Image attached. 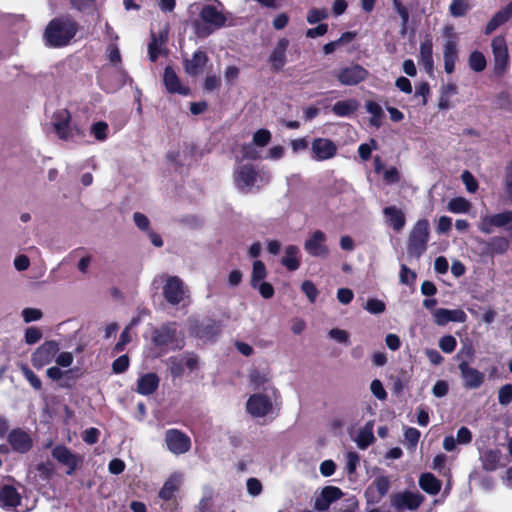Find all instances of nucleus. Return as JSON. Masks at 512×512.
Here are the masks:
<instances>
[{
	"label": "nucleus",
	"instance_id": "43",
	"mask_svg": "<svg viewBox=\"0 0 512 512\" xmlns=\"http://www.w3.org/2000/svg\"><path fill=\"white\" fill-rule=\"evenodd\" d=\"M469 66L475 72H481L486 67V59L483 53L474 51L469 56Z\"/></svg>",
	"mask_w": 512,
	"mask_h": 512
},
{
	"label": "nucleus",
	"instance_id": "36",
	"mask_svg": "<svg viewBox=\"0 0 512 512\" xmlns=\"http://www.w3.org/2000/svg\"><path fill=\"white\" fill-rule=\"evenodd\" d=\"M358 108V102L354 99H348L336 102L332 107V112L338 117H348Z\"/></svg>",
	"mask_w": 512,
	"mask_h": 512
},
{
	"label": "nucleus",
	"instance_id": "38",
	"mask_svg": "<svg viewBox=\"0 0 512 512\" xmlns=\"http://www.w3.org/2000/svg\"><path fill=\"white\" fill-rule=\"evenodd\" d=\"M500 451L498 450H485L480 454V460L482 466L487 471H494L499 466L500 462Z\"/></svg>",
	"mask_w": 512,
	"mask_h": 512
},
{
	"label": "nucleus",
	"instance_id": "10",
	"mask_svg": "<svg viewBox=\"0 0 512 512\" xmlns=\"http://www.w3.org/2000/svg\"><path fill=\"white\" fill-rule=\"evenodd\" d=\"M491 48L495 74L503 76L509 65V54L505 37L502 35L494 37L491 42Z\"/></svg>",
	"mask_w": 512,
	"mask_h": 512
},
{
	"label": "nucleus",
	"instance_id": "21",
	"mask_svg": "<svg viewBox=\"0 0 512 512\" xmlns=\"http://www.w3.org/2000/svg\"><path fill=\"white\" fill-rule=\"evenodd\" d=\"M7 440L12 449L18 453L28 452L33 445V441L30 435L20 428L10 431Z\"/></svg>",
	"mask_w": 512,
	"mask_h": 512
},
{
	"label": "nucleus",
	"instance_id": "26",
	"mask_svg": "<svg viewBox=\"0 0 512 512\" xmlns=\"http://www.w3.org/2000/svg\"><path fill=\"white\" fill-rule=\"evenodd\" d=\"M342 491L335 486L323 488L321 495L316 499L315 508L319 511L327 510L330 504L342 496Z\"/></svg>",
	"mask_w": 512,
	"mask_h": 512
},
{
	"label": "nucleus",
	"instance_id": "44",
	"mask_svg": "<svg viewBox=\"0 0 512 512\" xmlns=\"http://www.w3.org/2000/svg\"><path fill=\"white\" fill-rule=\"evenodd\" d=\"M108 124L104 121L94 123L90 128V133L98 141H105L108 137Z\"/></svg>",
	"mask_w": 512,
	"mask_h": 512
},
{
	"label": "nucleus",
	"instance_id": "28",
	"mask_svg": "<svg viewBox=\"0 0 512 512\" xmlns=\"http://www.w3.org/2000/svg\"><path fill=\"white\" fill-rule=\"evenodd\" d=\"M281 264L289 271L297 270L301 265L300 248L296 245H288L285 247Z\"/></svg>",
	"mask_w": 512,
	"mask_h": 512
},
{
	"label": "nucleus",
	"instance_id": "23",
	"mask_svg": "<svg viewBox=\"0 0 512 512\" xmlns=\"http://www.w3.org/2000/svg\"><path fill=\"white\" fill-rule=\"evenodd\" d=\"M207 62V54L202 50H197L190 59L184 61L185 72L190 76H198L203 73Z\"/></svg>",
	"mask_w": 512,
	"mask_h": 512
},
{
	"label": "nucleus",
	"instance_id": "55",
	"mask_svg": "<svg viewBox=\"0 0 512 512\" xmlns=\"http://www.w3.org/2000/svg\"><path fill=\"white\" fill-rule=\"evenodd\" d=\"M42 338V332L37 327H28L25 331V342L28 345H33L39 342Z\"/></svg>",
	"mask_w": 512,
	"mask_h": 512
},
{
	"label": "nucleus",
	"instance_id": "37",
	"mask_svg": "<svg viewBox=\"0 0 512 512\" xmlns=\"http://www.w3.org/2000/svg\"><path fill=\"white\" fill-rule=\"evenodd\" d=\"M472 203L464 197H454L447 203V210L453 214H470Z\"/></svg>",
	"mask_w": 512,
	"mask_h": 512
},
{
	"label": "nucleus",
	"instance_id": "50",
	"mask_svg": "<svg viewBox=\"0 0 512 512\" xmlns=\"http://www.w3.org/2000/svg\"><path fill=\"white\" fill-rule=\"evenodd\" d=\"M374 440L375 437L373 435V432H370L369 429H360L357 436V445L359 448H367L371 443H373Z\"/></svg>",
	"mask_w": 512,
	"mask_h": 512
},
{
	"label": "nucleus",
	"instance_id": "58",
	"mask_svg": "<svg viewBox=\"0 0 512 512\" xmlns=\"http://www.w3.org/2000/svg\"><path fill=\"white\" fill-rule=\"evenodd\" d=\"M247 492L249 495L256 497L262 492V484L257 478H249L246 482Z\"/></svg>",
	"mask_w": 512,
	"mask_h": 512
},
{
	"label": "nucleus",
	"instance_id": "45",
	"mask_svg": "<svg viewBox=\"0 0 512 512\" xmlns=\"http://www.w3.org/2000/svg\"><path fill=\"white\" fill-rule=\"evenodd\" d=\"M470 9L466 0H453L449 6V12L453 17H462Z\"/></svg>",
	"mask_w": 512,
	"mask_h": 512
},
{
	"label": "nucleus",
	"instance_id": "7",
	"mask_svg": "<svg viewBox=\"0 0 512 512\" xmlns=\"http://www.w3.org/2000/svg\"><path fill=\"white\" fill-rule=\"evenodd\" d=\"M71 115L67 109H58L52 118V123L57 136L64 141H73L75 135L80 134L77 127L70 126Z\"/></svg>",
	"mask_w": 512,
	"mask_h": 512
},
{
	"label": "nucleus",
	"instance_id": "49",
	"mask_svg": "<svg viewBox=\"0 0 512 512\" xmlns=\"http://www.w3.org/2000/svg\"><path fill=\"white\" fill-rule=\"evenodd\" d=\"M364 309L370 314L377 315L383 313L386 309V306L382 300L372 298L367 300Z\"/></svg>",
	"mask_w": 512,
	"mask_h": 512
},
{
	"label": "nucleus",
	"instance_id": "39",
	"mask_svg": "<svg viewBox=\"0 0 512 512\" xmlns=\"http://www.w3.org/2000/svg\"><path fill=\"white\" fill-rule=\"evenodd\" d=\"M366 111L371 115L370 124L376 128L382 125V119L384 117V111L382 107L375 101L369 100L365 103Z\"/></svg>",
	"mask_w": 512,
	"mask_h": 512
},
{
	"label": "nucleus",
	"instance_id": "1",
	"mask_svg": "<svg viewBox=\"0 0 512 512\" xmlns=\"http://www.w3.org/2000/svg\"><path fill=\"white\" fill-rule=\"evenodd\" d=\"M76 22L69 17L53 19L47 25L44 38L47 45L62 47L67 45L77 32Z\"/></svg>",
	"mask_w": 512,
	"mask_h": 512
},
{
	"label": "nucleus",
	"instance_id": "3",
	"mask_svg": "<svg viewBox=\"0 0 512 512\" xmlns=\"http://www.w3.org/2000/svg\"><path fill=\"white\" fill-rule=\"evenodd\" d=\"M277 394V390L273 387L252 394L246 402L247 412L254 418H272L275 414L274 402L277 399Z\"/></svg>",
	"mask_w": 512,
	"mask_h": 512
},
{
	"label": "nucleus",
	"instance_id": "63",
	"mask_svg": "<svg viewBox=\"0 0 512 512\" xmlns=\"http://www.w3.org/2000/svg\"><path fill=\"white\" fill-rule=\"evenodd\" d=\"M456 441L460 445L469 444L472 441V433L467 427H461L456 434Z\"/></svg>",
	"mask_w": 512,
	"mask_h": 512
},
{
	"label": "nucleus",
	"instance_id": "52",
	"mask_svg": "<svg viewBox=\"0 0 512 512\" xmlns=\"http://www.w3.org/2000/svg\"><path fill=\"white\" fill-rule=\"evenodd\" d=\"M21 316L25 323L38 321L43 317V313L38 308H24L21 312Z\"/></svg>",
	"mask_w": 512,
	"mask_h": 512
},
{
	"label": "nucleus",
	"instance_id": "11",
	"mask_svg": "<svg viewBox=\"0 0 512 512\" xmlns=\"http://www.w3.org/2000/svg\"><path fill=\"white\" fill-rule=\"evenodd\" d=\"M0 506L16 512H27L33 508L22 501L20 493L12 485H4L0 489Z\"/></svg>",
	"mask_w": 512,
	"mask_h": 512
},
{
	"label": "nucleus",
	"instance_id": "13",
	"mask_svg": "<svg viewBox=\"0 0 512 512\" xmlns=\"http://www.w3.org/2000/svg\"><path fill=\"white\" fill-rule=\"evenodd\" d=\"M311 158L315 161H326L337 154V145L328 138L318 137L311 142Z\"/></svg>",
	"mask_w": 512,
	"mask_h": 512
},
{
	"label": "nucleus",
	"instance_id": "41",
	"mask_svg": "<svg viewBox=\"0 0 512 512\" xmlns=\"http://www.w3.org/2000/svg\"><path fill=\"white\" fill-rule=\"evenodd\" d=\"M390 489V481L385 476H379L377 477L371 486L368 488L367 494L373 492L374 490L378 493V499L385 496Z\"/></svg>",
	"mask_w": 512,
	"mask_h": 512
},
{
	"label": "nucleus",
	"instance_id": "12",
	"mask_svg": "<svg viewBox=\"0 0 512 512\" xmlns=\"http://www.w3.org/2000/svg\"><path fill=\"white\" fill-rule=\"evenodd\" d=\"M164 440L167 449L174 455H182L191 448L190 437L178 429H168L165 432Z\"/></svg>",
	"mask_w": 512,
	"mask_h": 512
},
{
	"label": "nucleus",
	"instance_id": "29",
	"mask_svg": "<svg viewBox=\"0 0 512 512\" xmlns=\"http://www.w3.org/2000/svg\"><path fill=\"white\" fill-rule=\"evenodd\" d=\"M160 379L155 373H146L137 381L136 391L144 396L151 395L159 386Z\"/></svg>",
	"mask_w": 512,
	"mask_h": 512
},
{
	"label": "nucleus",
	"instance_id": "19",
	"mask_svg": "<svg viewBox=\"0 0 512 512\" xmlns=\"http://www.w3.org/2000/svg\"><path fill=\"white\" fill-rule=\"evenodd\" d=\"M432 316L438 326H444L449 322L464 323L467 319V315L462 309L437 308L432 311Z\"/></svg>",
	"mask_w": 512,
	"mask_h": 512
},
{
	"label": "nucleus",
	"instance_id": "47",
	"mask_svg": "<svg viewBox=\"0 0 512 512\" xmlns=\"http://www.w3.org/2000/svg\"><path fill=\"white\" fill-rule=\"evenodd\" d=\"M328 18V12L325 8H312L308 11L306 20L309 24H316Z\"/></svg>",
	"mask_w": 512,
	"mask_h": 512
},
{
	"label": "nucleus",
	"instance_id": "42",
	"mask_svg": "<svg viewBox=\"0 0 512 512\" xmlns=\"http://www.w3.org/2000/svg\"><path fill=\"white\" fill-rule=\"evenodd\" d=\"M266 275L267 272L265 264L260 260L254 261L251 275V286L258 284L259 282H263Z\"/></svg>",
	"mask_w": 512,
	"mask_h": 512
},
{
	"label": "nucleus",
	"instance_id": "51",
	"mask_svg": "<svg viewBox=\"0 0 512 512\" xmlns=\"http://www.w3.org/2000/svg\"><path fill=\"white\" fill-rule=\"evenodd\" d=\"M301 290L307 296L311 303H314L316 301L319 291L312 281L305 280L301 284Z\"/></svg>",
	"mask_w": 512,
	"mask_h": 512
},
{
	"label": "nucleus",
	"instance_id": "8",
	"mask_svg": "<svg viewBox=\"0 0 512 512\" xmlns=\"http://www.w3.org/2000/svg\"><path fill=\"white\" fill-rule=\"evenodd\" d=\"M188 289L177 276H168L163 286V296L171 305L183 303L188 298Z\"/></svg>",
	"mask_w": 512,
	"mask_h": 512
},
{
	"label": "nucleus",
	"instance_id": "35",
	"mask_svg": "<svg viewBox=\"0 0 512 512\" xmlns=\"http://www.w3.org/2000/svg\"><path fill=\"white\" fill-rule=\"evenodd\" d=\"M486 253L489 255L504 254L509 249V240L504 236H494L486 243Z\"/></svg>",
	"mask_w": 512,
	"mask_h": 512
},
{
	"label": "nucleus",
	"instance_id": "17",
	"mask_svg": "<svg viewBox=\"0 0 512 512\" xmlns=\"http://www.w3.org/2000/svg\"><path fill=\"white\" fill-rule=\"evenodd\" d=\"M52 456L60 464L67 467L66 474L72 475L82 462V457L72 453L66 446L57 445L52 449Z\"/></svg>",
	"mask_w": 512,
	"mask_h": 512
},
{
	"label": "nucleus",
	"instance_id": "2",
	"mask_svg": "<svg viewBox=\"0 0 512 512\" xmlns=\"http://www.w3.org/2000/svg\"><path fill=\"white\" fill-rule=\"evenodd\" d=\"M270 180L269 171L265 169L256 170L252 164L240 165L234 172L235 185L243 192H249L254 188L259 189L268 184Z\"/></svg>",
	"mask_w": 512,
	"mask_h": 512
},
{
	"label": "nucleus",
	"instance_id": "6",
	"mask_svg": "<svg viewBox=\"0 0 512 512\" xmlns=\"http://www.w3.org/2000/svg\"><path fill=\"white\" fill-rule=\"evenodd\" d=\"M429 238V222L426 219L417 221L408 240V255L419 258L427 249Z\"/></svg>",
	"mask_w": 512,
	"mask_h": 512
},
{
	"label": "nucleus",
	"instance_id": "59",
	"mask_svg": "<svg viewBox=\"0 0 512 512\" xmlns=\"http://www.w3.org/2000/svg\"><path fill=\"white\" fill-rule=\"evenodd\" d=\"M129 367V358L127 355L118 357L112 364V370L116 374L125 372Z\"/></svg>",
	"mask_w": 512,
	"mask_h": 512
},
{
	"label": "nucleus",
	"instance_id": "22",
	"mask_svg": "<svg viewBox=\"0 0 512 512\" xmlns=\"http://www.w3.org/2000/svg\"><path fill=\"white\" fill-rule=\"evenodd\" d=\"M458 368L466 388L477 389L483 384L485 379L483 372L470 367L466 362L460 363Z\"/></svg>",
	"mask_w": 512,
	"mask_h": 512
},
{
	"label": "nucleus",
	"instance_id": "14",
	"mask_svg": "<svg viewBox=\"0 0 512 512\" xmlns=\"http://www.w3.org/2000/svg\"><path fill=\"white\" fill-rule=\"evenodd\" d=\"M337 80L346 86H355L368 77V71L358 64H353L335 72Z\"/></svg>",
	"mask_w": 512,
	"mask_h": 512
},
{
	"label": "nucleus",
	"instance_id": "24",
	"mask_svg": "<svg viewBox=\"0 0 512 512\" xmlns=\"http://www.w3.org/2000/svg\"><path fill=\"white\" fill-rule=\"evenodd\" d=\"M288 46L289 40L287 38H281L276 43V46L269 56V61L274 70L280 71L285 66Z\"/></svg>",
	"mask_w": 512,
	"mask_h": 512
},
{
	"label": "nucleus",
	"instance_id": "46",
	"mask_svg": "<svg viewBox=\"0 0 512 512\" xmlns=\"http://www.w3.org/2000/svg\"><path fill=\"white\" fill-rule=\"evenodd\" d=\"M494 104L499 109L509 111L512 109V95L507 91H502L495 97Z\"/></svg>",
	"mask_w": 512,
	"mask_h": 512
},
{
	"label": "nucleus",
	"instance_id": "61",
	"mask_svg": "<svg viewBox=\"0 0 512 512\" xmlns=\"http://www.w3.org/2000/svg\"><path fill=\"white\" fill-rule=\"evenodd\" d=\"M461 178L468 192L474 193L477 190V181L469 171H464L461 175Z\"/></svg>",
	"mask_w": 512,
	"mask_h": 512
},
{
	"label": "nucleus",
	"instance_id": "20",
	"mask_svg": "<svg viewBox=\"0 0 512 512\" xmlns=\"http://www.w3.org/2000/svg\"><path fill=\"white\" fill-rule=\"evenodd\" d=\"M423 500L424 497L421 494L410 491L397 493L391 497V503L396 509L414 510L421 505Z\"/></svg>",
	"mask_w": 512,
	"mask_h": 512
},
{
	"label": "nucleus",
	"instance_id": "40",
	"mask_svg": "<svg viewBox=\"0 0 512 512\" xmlns=\"http://www.w3.org/2000/svg\"><path fill=\"white\" fill-rule=\"evenodd\" d=\"M166 364L173 378H180L185 372V362L183 356H173L167 359Z\"/></svg>",
	"mask_w": 512,
	"mask_h": 512
},
{
	"label": "nucleus",
	"instance_id": "64",
	"mask_svg": "<svg viewBox=\"0 0 512 512\" xmlns=\"http://www.w3.org/2000/svg\"><path fill=\"white\" fill-rule=\"evenodd\" d=\"M505 191L508 195V198L512 200V161L509 163V165L506 168V174H505Z\"/></svg>",
	"mask_w": 512,
	"mask_h": 512
},
{
	"label": "nucleus",
	"instance_id": "25",
	"mask_svg": "<svg viewBox=\"0 0 512 512\" xmlns=\"http://www.w3.org/2000/svg\"><path fill=\"white\" fill-rule=\"evenodd\" d=\"M163 82L168 92L188 95L190 90L181 84L178 76L171 67H166L163 76Z\"/></svg>",
	"mask_w": 512,
	"mask_h": 512
},
{
	"label": "nucleus",
	"instance_id": "62",
	"mask_svg": "<svg viewBox=\"0 0 512 512\" xmlns=\"http://www.w3.org/2000/svg\"><path fill=\"white\" fill-rule=\"evenodd\" d=\"M416 273L410 270L406 265H401L400 271V282L406 285H410L414 282Z\"/></svg>",
	"mask_w": 512,
	"mask_h": 512
},
{
	"label": "nucleus",
	"instance_id": "57",
	"mask_svg": "<svg viewBox=\"0 0 512 512\" xmlns=\"http://www.w3.org/2000/svg\"><path fill=\"white\" fill-rule=\"evenodd\" d=\"M254 289H257L261 296L265 299H270L274 295V288L268 282H259L258 284L252 285Z\"/></svg>",
	"mask_w": 512,
	"mask_h": 512
},
{
	"label": "nucleus",
	"instance_id": "48",
	"mask_svg": "<svg viewBox=\"0 0 512 512\" xmlns=\"http://www.w3.org/2000/svg\"><path fill=\"white\" fill-rule=\"evenodd\" d=\"M447 456L445 454H437L432 462V469L437 471L439 474L443 476H447L449 474V469L446 467Z\"/></svg>",
	"mask_w": 512,
	"mask_h": 512
},
{
	"label": "nucleus",
	"instance_id": "53",
	"mask_svg": "<svg viewBox=\"0 0 512 512\" xmlns=\"http://www.w3.org/2000/svg\"><path fill=\"white\" fill-rule=\"evenodd\" d=\"M271 140V133L266 129H260L253 135V144L259 147L266 146Z\"/></svg>",
	"mask_w": 512,
	"mask_h": 512
},
{
	"label": "nucleus",
	"instance_id": "4",
	"mask_svg": "<svg viewBox=\"0 0 512 512\" xmlns=\"http://www.w3.org/2000/svg\"><path fill=\"white\" fill-rule=\"evenodd\" d=\"M200 18L205 23V26L196 28L200 37H206L213 31L222 28L227 20L223 11L213 5H204L200 11Z\"/></svg>",
	"mask_w": 512,
	"mask_h": 512
},
{
	"label": "nucleus",
	"instance_id": "56",
	"mask_svg": "<svg viewBox=\"0 0 512 512\" xmlns=\"http://www.w3.org/2000/svg\"><path fill=\"white\" fill-rule=\"evenodd\" d=\"M498 401L501 405H508L512 401V385L506 384L498 391Z\"/></svg>",
	"mask_w": 512,
	"mask_h": 512
},
{
	"label": "nucleus",
	"instance_id": "30",
	"mask_svg": "<svg viewBox=\"0 0 512 512\" xmlns=\"http://www.w3.org/2000/svg\"><path fill=\"white\" fill-rule=\"evenodd\" d=\"M512 17V1L503 9L499 10L485 27V33L490 34L499 26L506 23Z\"/></svg>",
	"mask_w": 512,
	"mask_h": 512
},
{
	"label": "nucleus",
	"instance_id": "16",
	"mask_svg": "<svg viewBox=\"0 0 512 512\" xmlns=\"http://www.w3.org/2000/svg\"><path fill=\"white\" fill-rule=\"evenodd\" d=\"M326 240V234L317 230L305 241L304 249L313 257L326 258L329 255V248L326 245Z\"/></svg>",
	"mask_w": 512,
	"mask_h": 512
},
{
	"label": "nucleus",
	"instance_id": "15",
	"mask_svg": "<svg viewBox=\"0 0 512 512\" xmlns=\"http://www.w3.org/2000/svg\"><path fill=\"white\" fill-rule=\"evenodd\" d=\"M191 333L203 341L213 340L220 332V325L211 319L190 320Z\"/></svg>",
	"mask_w": 512,
	"mask_h": 512
},
{
	"label": "nucleus",
	"instance_id": "32",
	"mask_svg": "<svg viewBox=\"0 0 512 512\" xmlns=\"http://www.w3.org/2000/svg\"><path fill=\"white\" fill-rule=\"evenodd\" d=\"M420 61L427 73L433 72V43L430 38L425 39L420 45Z\"/></svg>",
	"mask_w": 512,
	"mask_h": 512
},
{
	"label": "nucleus",
	"instance_id": "60",
	"mask_svg": "<svg viewBox=\"0 0 512 512\" xmlns=\"http://www.w3.org/2000/svg\"><path fill=\"white\" fill-rule=\"evenodd\" d=\"M404 437H405V440L408 442L409 446L411 448H414L419 441L420 432L416 428L409 427V428H406V430L404 432Z\"/></svg>",
	"mask_w": 512,
	"mask_h": 512
},
{
	"label": "nucleus",
	"instance_id": "18",
	"mask_svg": "<svg viewBox=\"0 0 512 512\" xmlns=\"http://www.w3.org/2000/svg\"><path fill=\"white\" fill-rule=\"evenodd\" d=\"M59 347L55 341H47L40 345L32 355V363L35 367H43L49 364L57 355Z\"/></svg>",
	"mask_w": 512,
	"mask_h": 512
},
{
	"label": "nucleus",
	"instance_id": "31",
	"mask_svg": "<svg viewBox=\"0 0 512 512\" xmlns=\"http://www.w3.org/2000/svg\"><path fill=\"white\" fill-rule=\"evenodd\" d=\"M444 69L446 73L451 74L455 69V63L458 58L457 44L454 40L446 41L444 45Z\"/></svg>",
	"mask_w": 512,
	"mask_h": 512
},
{
	"label": "nucleus",
	"instance_id": "5",
	"mask_svg": "<svg viewBox=\"0 0 512 512\" xmlns=\"http://www.w3.org/2000/svg\"><path fill=\"white\" fill-rule=\"evenodd\" d=\"M156 347L162 350H177L184 346V341L179 337L175 323H168L156 329L152 337Z\"/></svg>",
	"mask_w": 512,
	"mask_h": 512
},
{
	"label": "nucleus",
	"instance_id": "54",
	"mask_svg": "<svg viewBox=\"0 0 512 512\" xmlns=\"http://www.w3.org/2000/svg\"><path fill=\"white\" fill-rule=\"evenodd\" d=\"M457 345L455 337L451 335L443 336L439 340V347L445 353H452Z\"/></svg>",
	"mask_w": 512,
	"mask_h": 512
},
{
	"label": "nucleus",
	"instance_id": "34",
	"mask_svg": "<svg viewBox=\"0 0 512 512\" xmlns=\"http://www.w3.org/2000/svg\"><path fill=\"white\" fill-rule=\"evenodd\" d=\"M420 488L428 494L436 495L441 490V482L432 473H423L419 478Z\"/></svg>",
	"mask_w": 512,
	"mask_h": 512
},
{
	"label": "nucleus",
	"instance_id": "33",
	"mask_svg": "<svg viewBox=\"0 0 512 512\" xmlns=\"http://www.w3.org/2000/svg\"><path fill=\"white\" fill-rule=\"evenodd\" d=\"M182 482V474L174 473L164 483L159 492V496L164 500H169L173 497L174 493L178 490Z\"/></svg>",
	"mask_w": 512,
	"mask_h": 512
},
{
	"label": "nucleus",
	"instance_id": "27",
	"mask_svg": "<svg viewBox=\"0 0 512 512\" xmlns=\"http://www.w3.org/2000/svg\"><path fill=\"white\" fill-rule=\"evenodd\" d=\"M386 223L395 231H400L405 226V214L396 206H388L383 210Z\"/></svg>",
	"mask_w": 512,
	"mask_h": 512
},
{
	"label": "nucleus",
	"instance_id": "9",
	"mask_svg": "<svg viewBox=\"0 0 512 512\" xmlns=\"http://www.w3.org/2000/svg\"><path fill=\"white\" fill-rule=\"evenodd\" d=\"M512 222V211L507 210L496 214L481 215L477 224L478 230L484 234H492L495 228L508 227Z\"/></svg>",
	"mask_w": 512,
	"mask_h": 512
}]
</instances>
